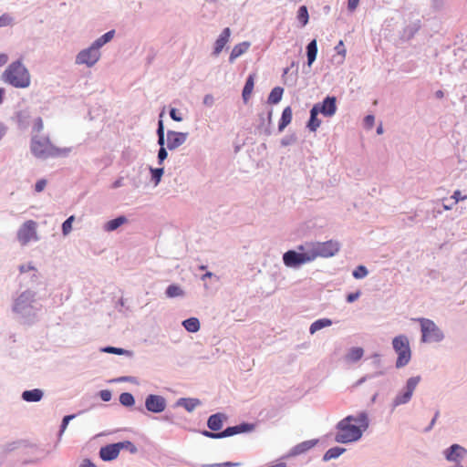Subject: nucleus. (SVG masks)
<instances>
[{"label":"nucleus","mask_w":467,"mask_h":467,"mask_svg":"<svg viewBox=\"0 0 467 467\" xmlns=\"http://www.w3.org/2000/svg\"><path fill=\"white\" fill-rule=\"evenodd\" d=\"M383 375V371H377L375 373H372V374H367L365 376H363L362 378H360L355 384L353 387H358L360 386L361 384H363L364 382H366L367 380L368 379H374L376 377H379V376H381Z\"/></svg>","instance_id":"a18cd8bd"},{"label":"nucleus","mask_w":467,"mask_h":467,"mask_svg":"<svg viewBox=\"0 0 467 467\" xmlns=\"http://www.w3.org/2000/svg\"><path fill=\"white\" fill-rule=\"evenodd\" d=\"M432 7L436 10H440L443 7L444 0H431Z\"/></svg>","instance_id":"338daca9"},{"label":"nucleus","mask_w":467,"mask_h":467,"mask_svg":"<svg viewBox=\"0 0 467 467\" xmlns=\"http://www.w3.org/2000/svg\"><path fill=\"white\" fill-rule=\"evenodd\" d=\"M161 420H162L163 421L169 422V423H171V424H174V423H175V417H174V414H173V413H171V412H166V413L162 416Z\"/></svg>","instance_id":"680f3d73"},{"label":"nucleus","mask_w":467,"mask_h":467,"mask_svg":"<svg viewBox=\"0 0 467 467\" xmlns=\"http://www.w3.org/2000/svg\"><path fill=\"white\" fill-rule=\"evenodd\" d=\"M149 170L150 172V180L154 183V185L157 186L161 182V177L164 174V168L163 167L153 168V167L150 166Z\"/></svg>","instance_id":"e433bc0d"},{"label":"nucleus","mask_w":467,"mask_h":467,"mask_svg":"<svg viewBox=\"0 0 467 467\" xmlns=\"http://www.w3.org/2000/svg\"><path fill=\"white\" fill-rule=\"evenodd\" d=\"M99 455L103 462H112L116 460L119 455L118 444L115 442L100 447Z\"/></svg>","instance_id":"f3484780"},{"label":"nucleus","mask_w":467,"mask_h":467,"mask_svg":"<svg viewBox=\"0 0 467 467\" xmlns=\"http://www.w3.org/2000/svg\"><path fill=\"white\" fill-rule=\"evenodd\" d=\"M283 94H284V88H281V87H275L268 98H267V103L268 104H277L281 101L282 99V97H283Z\"/></svg>","instance_id":"72a5a7b5"},{"label":"nucleus","mask_w":467,"mask_h":467,"mask_svg":"<svg viewBox=\"0 0 467 467\" xmlns=\"http://www.w3.org/2000/svg\"><path fill=\"white\" fill-rule=\"evenodd\" d=\"M368 274V271L366 266L364 265H358L355 268V270L352 272V275L356 279H362L366 277Z\"/></svg>","instance_id":"c03bdc74"},{"label":"nucleus","mask_w":467,"mask_h":467,"mask_svg":"<svg viewBox=\"0 0 467 467\" xmlns=\"http://www.w3.org/2000/svg\"><path fill=\"white\" fill-rule=\"evenodd\" d=\"M254 75H249L245 80V84L242 91V97L244 102H247V100L249 99L254 89Z\"/></svg>","instance_id":"473e14b6"},{"label":"nucleus","mask_w":467,"mask_h":467,"mask_svg":"<svg viewBox=\"0 0 467 467\" xmlns=\"http://www.w3.org/2000/svg\"><path fill=\"white\" fill-rule=\"evenodd\" d=\"M360 0H348V9L353 12L358 5Z\"/></svg>","instance_id":"69168bd1"},{"label":"nucleus","mask_w":467,"mask_h":467,"mask_svg":"<svg viewBox=\"0 0 467 467\" xmlns=\"http://www.w3.org/2000/svg\"><path fill=\"white\" fill-rule=\"evenodd\" d=\"M14 23V18L9 14H3L0 16V27L11 26Z\"/></svg>","instance_id":"09e8293b"},{"label":"nucleus","mask_w":467,"mask_h":467,"mask_svg":"<svg viewBox=\"0 0 467 467\" xmlns=\"http://www.w3.org/2000/svg\"><path fill=\"white\" fill-rule=\"evenodd\" d=\"M255 425L250 422H242L234 426H229L223 430L224 438L241 433H248L254 430Z\"/></svg>","instance_id":"dca6fc26"},{"label":"nucleus","mask_w":467,"mask_h":467,"mask_svg":"<svg viewBox=\"0 0 467 467\" xmlns=\"http://www.w3.org/2000/svg\"><path fill=\"white\" fill-rule=\"evenodd\" d=\"M332 323H333L332 320L329 318H319V319L314 321L310 325L309 333L315 334L317 331H318L324 327L331 326Z\"/></svg>","instance_id":"7c9ffc66"},{"label":"nucleus","mask_w":467,"mask_h":467,"mask_svg":"<svg viewBox=\"0 0 467 467\" xmlns=\"http://www.w3.org/2000/svg\"><path fill=\"white\" fill-rule=\"evenodd\" d=\"M167 401L164 397L156 394H149L145 398V409L151 413H161L165 410Z\"/></svg>","instance_id":"ddd939ff"},{"label":"nucleus","mask_w":467,"mask_h":467,"mask_svg":"<svg viewBox=\"0 0 467 467\" xmlns=\"http://www.w3.org/2000/svg\"><path fill=\"white\" fill-rule=\"evenodd\" d=\"M272 115L273 110L268 109L266 115L264 113L259 114V121L260 123L257 126V130L259 133H262L265 136H270L272 134L271 125H272Z\"/></svg>","instance_id":"6ab92c4d"},{"label":"nucleus","mask_w":467,"mask_h":467,"mask_svg":"<svg viewBox=\"0 0 467 467\" xmlns=\"http://www.w3.org/2000/svg\"><path fill=\"white\" fill-rule=\"evenodd\" d=\"M364 350L362 348H351L347 354V359L350 362H357L363 357Z\"/></svg>","instance_id":"4c0bfd02"},{"label":"nucleus","mask_w":467,"mask_h":467,"mask_svg":"<svg viewBox=\"0 0 467 467\" xmlns=\"http://www.w3.org/2000/svg\"><path fill=\"white\" fill-rule=\"evenodd\" d=\"M306 57H307L306 65L308 67H311L317 58V40L312 39L306 45Z\"/></svg>","instance_id":"a878e982"},{"label":"nucleus","mask_w":467,"mask_h":467,"mask_svg":"<svg viewBox=\"0 0 467 467\" xmlns=\"http://www.w3.org/2000/svg\"><path fill=\"white\" fill-rule=\"evenodd\" d=\"M31 153L37 159L66 157L71 152V148H58L53 145L47 136L34 135L30 142Z\"/></svg>","instance_id":"7ed1b4c3"},{"label":"nucleus","mask_w":467,"mask_h":467,"mask_svg":"<svg viewBox=\"0 0 467 467\" xmlns=\"http://www.w3.org/2000/svg\"><path fill=\"white\" fill-rule=\"evenodd\" d=\"M312 108L324 117L330 118L337 112V99L335 96H327L321 102L314 104Z\"/></svg>","instance_id":"f8f14e48"},{"label":"nucleus","mask_w":467,"mask_h":467,"mask_svg":"<svg viewBox=\"0 0 467 467\" xmlns=\"http://www.w3.org/2000/svg\"><path fill=\"white\" fill-rule=\"evenodd\" d=\"M36 292L26 289L13 296L12 312L25 324H33L37 320L42 305L36 301Z\"/></svg>","instance_id":"f03ea898"},{"label":"nucleus","mask_w":467,"mask_h":467,"mask_svg":"<svg viewBox=\"0 0 467 467\" xmlns=\"http://www.w3.org/2000/svg\"><path fill=\"white\" fill-rule=\"evenodd\" d=\"M3 82L16 88H26L31 84V75L20 59L10 63L1 75Z\"/></svg>","instance_id":"20e7f679"},{"label":"nucleus","mask_w":467,"mask_h":467,"mask_svg":"<svg viewBox=\"0 0 467 467\" xmlns=\"http://www.w3.org/2000/svg\"><path fill=\"white\" fill-rule=\"evenodd\" d=\"M14 119L16 122L18 129L21 130H25L30 125L31 112L27 109H21L16 112Z\"/></svg>","instance_id":"aec40b11"},{"label":"nucleus","mask_w":467,"mask_h":467,"mask_svg":"<svg viewBox=\"0 0 467 467\" xmlns=\"http://www.w3.org/2000/svg\"><path fill=\"white\" fill-rule=\"evenodd\" d=\"M467 450L460 444H451L443 451V455L448 462L462 464L461 461L466 456Z\"/></svg>","instance_id":"4468645a"},{"label":"nucleus","mask_w":467,"mask_h":467,"mask_svg":"<svg viewBox=\"0 0 467 467\" xmlns=\"http://www.w3.org/2000/svg\"><path fill=\"white\" fill-rule=\"evenodd\" d=\"M239 464L240 463H238V462H221V463L211 464L208 467H234V466H238Z\"/></svg>","instance_id":"bf43d9fd"},{"label":"nucleus","mask_w":467,"mask_h":467,"mask_svg":"<svg viewBox=\"0 0 467 467\" xmlns=\"http://www.w3.org/2000/svg\"><path fill=\"white\" fill-rule=\"evenodd\" d=\"M99 396L103 401L108 402L111 400L112 393L109 389H102L99 392Z\"/></svg>","instance_id":"864d4df0"},{"label":"nucleus","mask_w":467,"mask_h":467,"mask_svg":"<svg viewBox=\"0 0 467 467\" xmlns=\"http://www.w3.org/2000/svg\"><path fill=\"white\" fill-rule=\"evenodd\" d=\"M184 329L190 333H196L200 330L201 324L197 317H192L182 322Z\"/></svg>","instance_id":"c85d7f7f"},{"label":"nucleus","mask_w":467,"mask_h":467,"mask_svg":"<svg viewBox=\"0 0 467 467\" xmlns=\"http://www.w3.org/2000/svg\"><path fill=\"white\" fill-rule=\"evenodd\" d=\"M292 120V109L291 107H286L283 109L281 118L279 119L278 123V131L282 132L290 123Z\"/></svg>","instance_id":"bb28decb"},{"label":"nucleus","mask_w":467,"mask_h":467,"mask_svg":"<svg viewBox=\"0 0 467 467\" xmlns=\"http://www.w3.org/2000/svg\"><path fill=\"white\" fill-rule=\"evenodd\" d=\"M201 433L204 436V437H207V438H210V439H223L224 438V435H223V431H219V432H216V431H202Z\"/></svg>","instance_id":"49530a36"},{"label":"nucleus","mask_w":467,"mask_h":467,"mask_svg":"<svg viewBox=\"0 0 467 467\" xmlns=\"http://www.w3.org/2000/svg\"><path fill=\"white\" fill-rule=\"evenodd\" d=\"M296 18L300 23L301 26H306L309 20L308 10L306 5H301L297 10Z\"/></svg>","instance_id":"58836bf2"},{"label":"nucleus","mask_w":467,"mask_h":467,"mask_svg":"<svg viewBox=\"0 0 467 467\" xmlns=\"http://www.w3.org/2000/svg\"><path fill=\"white\" fill-rule=\"evenodd\" d=\"M225 415L221 412L212 414L207 420V427L213 431L219 432L223 425Z\"/></svg>","instance_id":"4be33fe9"},{"label":"nucleus","mask_w":467,"mask_h":467,"mask_svg":"<svg viewBox=\"0 0 467 467\" xmlns=\"http://www.w3.org/2000/svg\"><path fill=\"white\" fill-rule=\"evenodd\" d=\"M203 104L207 107H212L214 103V99L212 94H207L203 98Z\"/></svg>","instance_id":"e2e57ef3"},{"label":"nucleus","mask_w":467,"mask_h":467,"mask_svg":"<svg viewBox=\"0 0 467 467\" xmlns=\"http://www.w3.org/2000/svg\"><path fill=\"white\" fill-rule=\"evenodd\" d=\"M466 195H462V192L460 191H455L451 196V199L454 200L453 203H457L461 200L466 199Z\"/></svg>","instance_id":"0e129e2a"},{"label":"nucleus","mask_w":467,"mask_h":467,"mask_svg":"<svg viewBox=\"0 0 467 467\" xmlns=\"http://www.w3.org/2000/svg\"><path fill=\"white\" fill-rule=\"evenodd\" d=\"M37 223L33 220L26 221L17 230L16 238L21 245H26L31 241H38L36 233Z\"/></svg>","instance_id":"9d476101"},{"label":"nucleus","mask_w":467,"mask_h":467,"mask_svg":"<svg viewBox=\"0 0 467 467\" xmlns=\"http://www.w3.org/2000/svg\"><path fill=\"white\" fill-rule=\"evenodd\" d=\"M201 404V400L196 398H180L175 402L176 407H182L188 412L193 411Z\"/></svg>","instance_id":"5701e85b"},{"label":"nucleus","mask_w":467,"mask_h":467,"mask_svg":"<svg viewBox=\"0 0 467 467\" xmlns=\"http://www.w3.org/2000/svg\"><path fill=\"white\" fill-rule=\"evenodd\" d=\"M168 157V149L166 147H161L158 150L157 160L158 164L161 165Z\"/></svg>","instance_id":"8fccbe9b"},{"label":"nucleus","mask_w":467,"mask_h":467,"mask_svg":"<svg viewBox=\"0 0 467 467\" xmlns=\"http://www.w3.org/2000/svg\"><path fill=\"white\" fill-rule=\"evenodd\" d=\"M310 117L306 123V128L310 130L315 132L321 125V120L317 118L318 112L316 109L312 108L310 109Z\"/></svg>","instance_id":"c756f323"},{"label":"nucleus","mask_w":467,"mask_h":467,"mask_svg":"<svg viewBox=\"0 0 467 467\" xmlns=\"http://www.w3.org/2000/svg\"><path fill=\"white\" fill-rule=\"evenodd\" d=\"M346 451V449L345 448H342V447H338V446H336V447H332L330 449H328L325 454L323 455V461L324 462H328L332 459H337L338 458L341 454H343L344 452Z\"/></svg>","instance_id":"2f4dec72"},{"label":"nucleus","mask_w":467,"mask_h":467,"mask_svg":"<svg viewBox=\"0 0 467 467\" xmlns=\"http://www.w3.org/2000/svg\"><path fill=\"white\" fill-rule=\"evenodd\" d=\"M310 262H313V256L307 243L298 245L296 249H291L283 254V263L289 268L296 269Z\"/></svg>","instance_id":"39448f33"},{"label":"nucleus","mask_w":467,"mask_h":467,"mask_svg":"<svg viewBox=\"0 0 467 467\" xmlns=\"http://www.w3.org/2000/svg\"><path fill=\"white\" fill-rule=\"evenodd\" d=\"M44 128L43 120L40 117H37L34 120V124L32 127V131L36 133H39Z\"/></svg>","instance_id":"3c124183"},{"label":"nucleus","mask_w":467,"mask_h":467,"mask_svg":"<svg viewBox=\"0 0 467 467\" xmlns=\"http://www.w3.org/2000/svg\"><path fill=\"white\" fill-rule=\"evenodd\" d=\"M116 443L118 444V448H119V451L121 450H127L131 454H135L138 452V448L130 441H123L116 442Z\"/></svg>","instance_id":"a19ab883"},{"label":"nucleus","mask_w":467,"mask_h":467,"mask_svg":"<svg viewBox=\"0 0 467 467\" xmlns=\"http://www.w3.org/2000/svg\"><path fill=\"white\" fill-rule=\"evenodd\" d=\"M360 295H361L360 291H356L354 293H349V294H348V296L346 297V301L348 303H353V302H355L360 296Z\"/></svg>","instance_id":"13d9d810"},{"label":"nucleus","mask_w":467,"mask_h":467,"mask_svg":"<svg viewBox=\"0 0 467 467\" xmlns=\"http://www.w3.org/2000/svg\"><path fill=\"white\" fill-rule=\"evenodd\" d=\"M230 36H231L230 28L225 27L221 32V34L219 35L218 38L216 39V41L214 43V47H213V56H218L222 52V50L223 49V47L229 41Z\"/></svg>","instance_id":"412c9836"},{"label":"nucleus","mask_w":467,"mask_h":467,"mask_svg":"<svg viewBox=\"0 0 467 467\" xmlns=\"http://www.w3.org/2000/svg\"><path fill=\"white\" fill-rule=\"evenodd\" d=\"M75 417H76V414H69V415H66L63 417L61 424H60L59 431H58V439H61L63 433L65 432V431L67 428L68 423L70 422V420L75 419Z\"/></svg>","instance_id":"79ce46f5"},{"label":"nucleus","mask_w":467,"mask_h":467,"mask_svg":"<svg viewBox=\"0 0 467 467\" xmlns=\"http://www.w3.org/2000/svg\"><path fill=\"white\" fill-rule=\"evenodd\" d=\"M250 46H251L250 42H247V41H244L242 43L235 45L231 51V54L229 57V62L234 63V61L237 57H241L243 54L247 52Z\"/></svg>","instance_id":"393cba45"},{"label":"nucleus","mask_w":467,"mask_h":467,"mask_svg":"<svg viewBox=\"0 0 467 467\" xmlns=\"http://www.w3.org/2000/svg\"><path fill=\"white\" fill-rule=\"evenodd\" d=\"M165 295L169 298L182 296L184 295L183 290L178 285L172 284L167 286Z\"/></svg>","instance_id":"c9c22d12"},{"label":"nucleus","mask_w":467,"mask_h":467,"mask_svg":"<svg viewBox=\"0 0 467 467\" xmlns=\"http://www.w3.org/2000/svg\"><path fill=\"white\" fill-rule=\"evenodd\" d=\"M115 36V30L112 29V30H109L108 32H106L105 34H103L101 36H99V38H97L93 44L99 48L100 49L104 45H106L107 43H109V41H111V39L114 37Z\"/></svg>","instance_id":"f704fd0d"},{"label":"nucleus","mask_w":467,"mask_h":467,"mask_svg":"<svg viewBox=\"0 0 467 467\" xmlns=\"http://www.w3.org/2000/svg\"><path fill=\"white\" fill-rule=\"evenodd\" d=\"M169 114H170L171 119H173L174 121L180 122V121H182V119H183L182 114L175 108H171L170 109Z\"/></svg>","instance_id":"603ef678"},{"label":"nucleus","mask_w":467,"mask_h":467,"mask_svg":"<svg viewBox=\"0 0 467 467\" xmlns=\"http://www.w3.org/2000/svg\"><path fill=\"white\" fill-rule=\"evenodd\" d=\"M44 397V391L40 389L24 390L21 394L23 400L26 402H38Z\"/></svg>","instance_id":"b1692460"},{"label":"nucleus","mask_w":467,"mask_h":467,"mask_svg":"<svg viewBox=\"0 0 467 467\" xmlns=\"http://www.w3.org/2000/svg\"><path fill=\"white\" fill-rule=\"evenodd\" d=\"M420 326L422 343H440L445 338V334L436 323L429 318L420 317L417 319Z\"/></svg>","instance_id":"423d86ee"},{"label":"nucleus","mask_w":467,"mask_h":467,"mask_svg":"<svg viewBox=\"0 0 467 467\" xmlns=\"http://www.w3.org/2000/svg\"><path fill=\"white\" fill-rule=\"evenodd\" d=\"M313 256V261L317 257H331L339 251V244L336 241L329 240L327 242L307 243Z\"/></svg>","instance_id":"1a4fd4ad"},{"label":"nucleus","mask_w":467,"mask_h":467,"mask_svg":"<svg viewBox=\"0 0 467 467\" xmlns=\"http://www.w3.org/2000/svg\"><path fill=\"white\" fill-rule=\"evenodd\" d=\"M317 439L302 441L290 449L287 457H296L304 454L312 448H314L317 444Z\"/></svg>","instance_id":"a211bd4d"},{"label":"nucleus","mask_w":467,"mask_h":467,"mask_svg":"<svg viewBox=\"0 0 467 467\" xmlns=\"http://www.w3.org/2000/svg\"><path fill=\"white\" fill-rule=\"evenodd\" d=\"M296 137L294 134L285 136L281 140V145L282 146H289V145L293 144L294 142H296Z\"/></svg>","instance_id":"5fc2aeb1"},{"label":"nucleus","mask_w":467,"mask_h":467,"mask_svg":"<svg viewBox=\"0 0 467 467\" xmlns=\"http://www.w3.org/2000/svg\"><path fill=\"white\" fill-rule=\"evenodd\" d=\"M421 380L420 376H413L406 380L401 390H400L391 402V409L394 410L399 406L408 404L415 391L417 386Z\"/></svg>","instance_id":"6e6552de"},{"label":"nucleus","mask_w":467,"mask_h":467,"mask_svg":"<svg viewBox=\"0 0 467 467\" xmlns=\"http://www.w3.org/2000/svg\"><path fill=\"white\" fill-rule=\"evenodd\" d=\"M100 56L99 49L92 43L88 47L78 53L75 63L77 65H86L88 67H91L99 61Z\"/></svg>","instance_id":"9b49d317"},{"label":"nucleus","mask_w":467,"mask_h":467,"mask_svg":"<svg viewBox=\"0 0 467 467\" xmlns=\"http://www.w3.org/2000/svg\"><path fill=\"white\" fill-rule=\"evenodd\" d=\"M392 347L398 354L396 368H400L409 364L411 358L410 341L407 336L400 335L392 339Z\"/></svg>","instance_id":"0eeeda50"},{"label":"nucleus","mask_w":467,"mask_h":467,"mask_svg":"<svg viewBox=\"0 0 467 467\" xmlns=\"http://www.w3.org/2000/svg\"><path fill=\"white\" fill-rule=\"evenodd\" d=\"M440 416V411L437 410L432 418V420H431V422L430 424L424 429V432H429L432 430V428L434 427L435 423H436V420L438 419V417Z\"/></svg>","instance_id":"4d7b16f0"},{"label":"nucleus","mask_w":467,"mask_h":467,"mask_svg":"<svg viewBox=\"0 0 467 467\" xmlns=\"http://www.w3.org/2000/svg\"><path fill=\"white\" fill-rule=\"evenodd\" d=\"M127 218L124 215H119L114 219H111L108 221L104 226L103 229L106 232H113L117 230L119 227H120L122 224H124L127 222Z\"/></svg>","instance_id":"cd10ccee"},{"label":"nucleus","mask_w":467,"mask_h":467,"mask_svg":"<svg viewBox=\"0 0 467 467\" xmlns=\"http://www.w3.org/2000/svg\"><path fill=\"white\" fill-rule=\"evenodd\" d=\"M119 403L124 407H132L135 404L134 396L130 392H123L119 398Z\"/></svg>","instance_id":"ea45409f"},{"label":"nucleus","mask_w":467,"mask_h":467,"mask_svg":"<svg viewBox=\"0 0 467 467\" xmlns=\"http://www.w3.org/2000/svg\"><path fill=\"white\" fill-rule=\"evenodd\" d=\"M188 132L174 131L169 130L166 133L167 149L174 150L182 146L187 140Z\"/></svg>","instance_id":"2eb2a0df"},{"label":"nucleus","mask_w":467,"mask_h":467,"mask_svg":"<svg viewBox=\"0 0 467 467\" xmlns=\"http://www.w3.org/2000/svg\"><path fill=\"white\" fill-rule=\"evenodd\" d=\"M101 351L104 353L115 354V355H125V354L130 353L128 350H126L124 348L111 347V346H107V347L102 348Z\"/></svg>","instance_id":"37998d69"},{"label":"nucleus","mask_w":467,"mask_h":467,"mask_svg":"<svg viewBox=\"0 0 467 467\" xmlns=\"http://www.w3.org/2000/svg\"><path fill=\"white\" fill-rule=\"evenodd\" d=\"M79 467H98L91 460L89 459H84L81 463L79 464Z\"/></svg>","instance_id":"774afa93"},{"label":"nucleus","mask_w":467,"mask_h":467,"mask_svg":"<svg viewBox=\"0 0 467 467\" xmlns=\"http://www.w3.org/2000/svg\"><path fill=\"white\" fill-rule=\"evenodd\" d=\"M162 115H163V112H161L160 114V119L158 120V126H157V130H156L157 135H165L164 124H163V120L161 119Z\"/></svg>","instance_id":"6e6d98bb"},{"label":"nucleus","mask_w":467,"mask_h":467,"mask_svg":"<svg viewBox=\"0 0 467 467\" xmlns=\"http://www.w3.org/2000/svg\"><path fill=\"white\" fill-rule=\"evenodd\" d=\"M47 185V181L44 179L38 180L35 184V191L37 192H42Z\"/></svg>","instance_id":"052dcab7"},{"label":"nucleus","mask_w":467,"mask_h":467,"mask_svg":"<svg viewBox=\"0 0 467 467\" xmlns=\"http://www.w3.org/2000/svg\"><path fill=\"white\" fill-rule=\"evenodd\" d=\"M74 221V216H69L62 223V233L64 235L68 234L72 230V223Z\"/></svg>","instance_id":"de8ad7c7"},{"label":"nucleus","mask_w":467,"mask_h":467,"mask_svg":"<svg viewBox=\"0 0 467 467\" xmlns=\"http://www.w3.org/2000/svg\"><path fill=\"white\" fill-rule=\"evenodd\" d=\"M369 426L367 412L361 411L357 416L348 415L336 425L335 441L338 443H349L358 441Z\"/></svg>","instance_id":"f257e3e1"}]
</instances>
